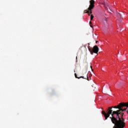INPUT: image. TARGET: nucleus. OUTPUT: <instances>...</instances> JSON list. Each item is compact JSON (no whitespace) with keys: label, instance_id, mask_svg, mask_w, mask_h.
Returning <instances> with one entry per match:
<instances>
[{"label":"nucleus","instance_id":"nucleus-12","mask_svg":"<svg viewBox=\"0 0 128 128\" xmlns=\"http://www.w3.org/2000/svg\"><path fill=\"white\" fill-rule=\"evenodd\" d=\"M90 68H92V66H90Z\"/></svg>","mask_w":128,"mask_h":128},{"label":"nucleus","instance_id":"nucleus-8","mask_svg":"<svg viewBox=\"0 0 128 128\" xmlns=\"http://www.w3.org/2000/svg\"><path fill=\"white\" fill-rule=\"evenodd\" d=\"M90 24H92V22H90Z\"/></svg>","mask_w":128,"mask_h":128},{"label":"nucleus","instance_id":"nucleus-11","mask_svg":"<svg viewBox=\"0 0 128 128\" xmlns=\"http://www.w3.org/2000/svg\"><path fill=\"white\" fill-rule=\"evenodd\" d=\"M88 46H90V43H88Z\"/></svg>","mask_w":128,"mask_h":128},{"label":"nucleus","instance_id":"nucleus-5","mask_svg":"<svg viewBox=\"0 0 128 128\" xmlns=\"http://www.w3.org/2000/svg\"><path fill=\"white\" fill-rule=\"evenodd\" d=\"M74 76H75V78H78V80L80 78L78 76V75H76V73L74 74Z\"/></svg>","mask_w":128,"mask_h":128},{"label":"nucleus","instance_id":"nucleus-4","mask_svg":"<svg viewBox=\"0 0 128 128\" xmlns=\"http://www.w3.org/2000/svg\"><path fill=\"white\" fill-rule=\"evenodd\" d=\"M124 108V107H122V110H121V112H124L126 110V108L123 109V108Z\"/></svg>","mask_w":128,"mask_h":128},{"label":"nucleus","instance_id":"nucleus-2","mask_svg":"<svg viewBox=\"0 0 128 128\" xmlns=\"http://www.w3.org/2000/svg\"><path fill=\"white\" fill-rule=\"evenodd\" d=\"M89 51L90 52L91 54H98V47L97 46H95L93 47L92 50L88 48Z\"/></svg>","mask_w":128,"mask_h":128},{"label":"nucleus","instance_id":"nucleus-1","mask_svg":"<svg viewBox=\"0 0 128 128\" xmlns=\"http://www.w3.org/2000/svg\"><path fill=\"white\" fill-rule=\"evenodd\" d=\"M90 5L88 8V10H85L86 14H88V16H90V14H92V10H94V0H90Z\"/></svg>","mask_w":128,"mask_h":128},{"label":"nucleus","instance_id":"nucleus-6","mask_svg":"<svg viewBox=\"0 0 128 128\" xmlns=\"http://www.w3.org/2000/svg\"><path fill=\"white\" fill-rule=\"evenodd\" d=\"M94 15L91 14L90 15V20H94Z\"/></svg>","mask_w":128,"mask_h":128},{"label":"nucleus","instance_id":"nucleus-3","mask_svg":"<svg viewBox=\"0 0 128 128\" xmlns=\"http://www.w3.org/2000/svg\"><path fill=\"white\" fill-rule=\"evenodd\" d=\"M79 78H85L86 80L88 79V74H86V78H84V76H81Z\"/></svg>","mask_w":128,"mask_h":128},{"label":"nucleus","instance_id":"nucleus-9","mask_svg":"<svg viewBox=\"0 0 128 128\" xmlns=\"http://www.w3.org/2000/svg\"><path fill=\"white\" fill-rule=\"evenodd\" d=\"M98 41H96V44H98Z\"/></svg>","mask_w":128,"mask_h":128},{"label":"nucleus","instance_id":"nucleus-7","mask_svg":"<svg viewBox=\"0 0 128 128\" xmlns=\"http://www.w3.org/2000/svg\"><path fill=\"white\" fill-rule=\"evenodd\" d=\"M119 16H120V18H122V14H118Z\"/></svg>","mask_w":128,"mask_h":128},{"label":"nucleus","instance_id":"nucleus-10","mask_svg":"<svg viewBox=\"0 0 128 128\" xmlns=\"http://www.w3.org/2000/svg\"><path fill=\"white\" fill-rule=\"evenodd\" d=\"M90 28H92V25L90 26Z\"/></svg>","mask_w":128,"mask_h":128}]
</instances>
